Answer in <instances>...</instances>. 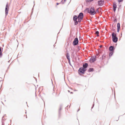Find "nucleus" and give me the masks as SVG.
<instances>
[{"label": "nucleus", "mask_w": 125, "mask_h": 125, "mask_svg": "<svg viewBox=\"0 0 125 125\" xmlns=\"http://www.w3.org/2000/svg\"><path fill=\"white\" fill-rule=\"evenodd\" d=\"M85 10L91 15H94L96 13V11H95L94 7H91L90 9L89 8H87L85 9Z\"/></svg>", "instance_id": "obj_1"}, {"label": "nucleus", "mask_w": 125, "mask_h": 125, "mask_svg": "<svg viewBox=\"0 0 125 125\" xmlns=\"http://www.w3.org/2000/svg\"><path fill=\"white\" fill-rule=\"evenodd\" d=\"M86 71L85 69H84L82 67H80L78 71L79 74L80 75H81L82 74H83L85 73Z\"/></svg>", "instance_id": "obj_2"}, {"label": "nucleus", "mask_w": 125, "mask_h": 125, "mask_svg": "<svg viewBox=\"0 0 125 125\" xmlns=\"http://www.w3.org/2000/svg\"><path fill=\"white\" fill-rule=\"evenodd\" d=\"M9 9V7L8 3V2H7L6 5L5 9V12L6 16H7L8 14Z\"/></svg>", "instance_id": "obj_3"}, {"label": "nucleus", "mask_w": 125, "mask_h": 125, "mask_svg": "<svg viewBox=\"0 0 125 125\" xmlns=\"http://www.w3.org/2000/svg\"><path fill=\"white\" fill-rule=\"evenodd\" d=\"M79 41L77 38H75L73 42V46H75L78 44Z\"/></svg>", "instance_id": "obj_4"}, {"label": "nucleus", "mask_w": 125, "mask_h": 125, "mask_svg": "<svg viewBox=\"0 0 125 125\" xmlns=\"http://www.w3.org/2000/svg\"><path fill=\"white\" fill-rule=\"evenodd\" d=\"M104 1L102 0H100L98 1V5L99 6H102L104 3Z\"/></svg>", "instance_id": "obj_5"}, {"label": "nucleus", "mask_w": 125, "mask_h": 125, "mask_svg": "<svg viewBox=\"0 0 125 125\" xmlns=\"http://www.w3.org/2000/svg\"><path fill=\"white\" fill-rule=\"evenodd\" d=\"M96 57L93 56L90 59L89 61L90 62L92 63L94 62L96 60Z\"/></svg>", "instance_id": "obj_6"}, {"label": "nucleus", "mask_w": 125, "mask_h": 125, "mask_svg": "<svg viewBox=\"0 0 125 125\" xmlns=\"http://www.w3.org/2000/svg\"><path fill=\"white\" fill-rule=\"evenodd\" d=\"M83 16L84 15L83 13L82 12H81L79 13L77 17L78 18H80L81 19H83Z\"/></svg>", "instance_id": "obj_7"}, {"label": "nucleus", "mask_w": 125, "mask_h": 125, "mask_svg": "<svg viewBox=\"0 0 125 125\" xmlns=\"http://www.w3.org/2000/svg\"><path fill=\"white\" fill-rule=\"evenodd\" d=\"M112 39L113 42L115 43L117 42L118 41V38L117 37H115L113 36Z\"/></svg>", "instance_id": "obj_8"}, {"label": "nucleus", "mask_w": 125, "mask_h": 125, "mask_svg": "<svg viewBox=\"0 0 125 125\" xmlns=\"http://www.w3.org/2000/svg\"><path fill=\"white\" fill-rule=\"evenodd\" d=\"M109 50L110 51L114 52L115 48L114 46H111L109 48Z\"/></svg>", "instance_id": "obj_9"}, {"label": "nucleus", "mask_w": 125, "mask_h": 125, "mask_svg": "<svg viewBox=\"0 0 125 125\" xmlns=\"http://www.w3.org/2000/svg\"><path fill=\"white\" fill-rule=\"evenodd\" d=\"M88 66V63H85L83 64V67H82L84 69H85V70H86V68Z\"/></svg>", "instance_id": "obj_10"}, {"label": "nucleus", "mask_w": 125, "mask_h": 125, "mask_svg": "<svg viewBox=\"0 0 125 125\" xmlns=\"http://www.w3.org/2000/svg\"><path fill=\"white\" fill-rule=\"evenodd\" d=\"M117 7V5L116 4V3L115 2H114L113 4V10L115 12V11Z\"/></svg>", "instance_id": "obj_11"}, {"label": "nucleus", "mask_w": 125, "mask_h": 125, "mask_svg": "<svg viewBox=\"0 0 125 125\" xmlns=\"http://www.w3.org/2000/svg\"><path fill=\"white\" fill-rule=\"evenodd\" d=\"M78 19V17L76 15H75L73 16V20L74 21H77V19Z\"/></svg>", "instance_id": "obj_12"}, {"label": "nucleus", "mask_w": 125, "mask_h": 125, "mask_svg": "<svg viewBox=\"0 0 125 125\" xmlns=\"http://www.w3.org/2000/svg\"><path fill=\"white\" fill-rule=\"evenodd\" d=\"M66 57L67 59L68 60H70V55L69 53H67L66 55Z\"/></svg>", "instance_id": "obj_13"}, {"label": "nucleus", "mask_w": 125, "mask_h": 125, "mask_svg": "<svg viewBox=\"0 0 125 125\" xmlns=\"http://www.w3.org/2000/svg\"><path fill=\"white\" fill-rule=\"evenodd\" d=\"M2 50H1V47L0 46V58H1L2 56Z\"/></svg>", "instance_id": "obj_14"}, {"label": "nucleus", "mask_w": 125, "mask_h": 125, "mask_svg": "<svg viewBox=\"0 0 125 125\" xmlns=\"http://www.w3.org/2000/svg\"><path fill=\"white\" fill-rule=\"evenodd\" d=\"M94 71V69L93 68H90L88 70V72H93Z\"/></svg>", "instance_id": "obj_15"}, {"label": "nucleus", "mask_w": 125, "mask_h": 125, "mask_svg": "<svg viewBox=\"0 0 125 125\" xmlns=\"http://www.w3.org/2000/svg\"><path fill=\"white\" fill-rule=\"evenodd\" d=\"M112 38H113V36H114L115 37H116V33H115L114 32H113L112 33Z\"/></svg>", "instance_id": "obj_16"}, {"label": "nucleus", "mask_w": 125, "mask_h": 125, "mask_svg": "<svg viewBox=\"0 0 125 125\" xmlns=\"http://www.w3.org/2000/svg\"><path fill=\"white\" fill-rule=\"evenodd\" d=\"M62 107V105H61L60 107V108H59V115L61 114V111L62 109V108H61Z\"/></svg>", "instance_id": "obj_17"}, {"label": "nucleus", "mask_w": 125, "mask_h": 125, "mask_svg": "<svg viewBox=\"0 0 125 125\" xmlns=\"http://www.w3.org/2000/svg\"><path fill=\"white\" fill-rule=\"evenodd\" d=\"M94 0H85V1L87 3H89L92 1Z\"/></svg>", "instance_id": "obj_18"}, {"label": "nucleus", "mask_w": 125, "mask_h": 125, "mask_svg": "<svg viewBox=\"0 0 125 125\" xmlns=\"http://www.w3.org/2000/svg\"><path fill=\"white\" fill-rule=\"evenodd\" d=\"M113 52H110L109 53V56L110 57H111V56L113 54Z\"/></svg>", "instance_id": "obj_19"}, {"label": "nucleus", "mask_w": 125, "mask_h": 125, "mask_svg": "<svg viewBox=\"0 0 125 125\" xmlns=\"http://www.w3.org/2000/svg\"><path fill=\"white\" fill-rule=\"evenodd\" d=\"M99 31H96L95 34H97L96 36H97L98 37L99 36Z\"/></svg>", "instance_id": "obj_20"}, {"label": "nucleus", "mask_w": 125, "mask_h": 125, "mask_svg": "<svg viewBox=\"0 0 125 125\" xmlns=\"http://www.w3.org/2000/svg\"><path fill=\"white\" fill-rule=\"evenodd\" d=\"M106 57V55L105 54H104L102 56V59H103L105 58Z\"/></svg>", "instance_id": "obj_21"}, {"label": "nucleus", "mask_w": 125, "mask_h": 125, "mask_svg": "<svg viewBox=\"0 0 125 125\" xmlns=\"http://www.w3.org/2000/svg\"><path fill=\"white\" fill-rule=\"evenodd\" d=\"M117 28H120V23H118L117 24Z\"/></svg>", "instance_id": "obj_22"}, {"label": "nucleus", "mask_w": 125, "mask_h": 125, "mask_svg": "<svg viewBox=\"0 0 125 125\" xmlns=\"http://www.w3.org/2000/svg\"><path fill=\"white\" fill-rule=\"evenodd\" d=\"M78 22H81V21L82 20H83V19H81L80 18H78Z\"/></svg>", "instance_id": "obj_23"}, {"label": "nucleus", "mask_w": 125, "mask_h": 125, "mask_svg": "<svg viewBox=\"0 0 125 125\" xmlns=\"http://www.w3.org/2000/svg\"><path fill=\"white\" fill-rule=\"evenodd\" d=\"M74 25H76L78 24V22L77 21H74Z\"/></svg>", "instance_id": "obj_24"}, {"label": "nucleus", "mask_w": 125, "mask_h": 125, "mask_svg": "<svg viewBox=\"0 0 125 125\" xmlns=\"http://www.w3.org/2000/svg\"><path fill=\"white\" fill-rule=\"evenodd\" d=\"M65 2H64H64L63 1V0H62L61 2L60 3V4H63Z\"/></svg>", "instance_id": "obj_25"}, {"label": "nucleus", "mask_w": 125, "mask_h": 125, "mask_svg": "<svg viewBox=\"0 0 125 125\" xmlns=\"http://www.w3.org/2000/svg\"><path fill=\"white\" fill-rule=\"evenodd\" d=\"M117 21V19L116 18H115L114 20V22H116Z\"/></svg>", "instance_id": "obj_26"}, {"label": "nucleus", "mask_w": 125, "mask_h": 125, "mask_svg": "<svg viewBox=\"0 0 125 125\" xmlns=\"http://www.w3.org/2000/svg\"><path fill=\"white\" fill-rule=\"evenodd\" d=\"M68 62L69 64L71 66H72V65H71V64L70 62V60H68Z\"/></svg>", "instance_id": "obj_27"}, {"label": "nucleus", "mask_w": 125, "mask_h": 125, "mask_svg": "<svg viewBox=\"0 0 125 125\" xmlns=\"http://www.w3.org/2000/svg\"><path fill=\"white\" fill-rule=\"evenodd\" d=\"M123 0H118V2H122Z\"/></svg>", "instance_id": "obj_28"}, {"label": "nucleus", "mask_w": 125, "mask_h": 125, "mask_svg": "<svg viewBox=\"0 0 125 125\" xmlns=\"http://www.w3.org/2000/svg\"><path fill=\"white\" fill-rule=\"evenodd\" d=\"M99 8L98 9H97V10H96V11H96V12H99L98 9H99Z\"/></svg>", "instance_id": "obj_29"}, {"label": "nucleus", "mask_w": 125, "mask_h": 125, "mask_svg": "<svg viewBox=\"0 0 125 125\" xmlns=\"http://www.w3.org/2000/svg\"><path fill=\"white\" fill-rule=\"evenodd\" d=\"M120 28H117V32H118L119 31L120 29Z\"/></svg>", "instance_id": "obj_30"}, {"label": "nucleus", "mask_w": 125, "mask_h": 125, "mask_svg": "<svg viewBox=\"0 0 125 125\" xmlns=\"http://www.w3.org/2000/svg\"><path fill=\"white\" fill-rule=\"evenodd\" d=\"M94 104H93V105L92 106V109L93 108V107H94Z\"/></svg>", "instance_id": "obj_31"}, {"label": "nucleus", "mask_w": 125, "mask_h": 125, "mask_svg": "<svg viewBox=\"0 0 125 125\" xmlns=\"http://www.w3.org/2000/svg\"><path fill=\"white\" fill-rule=\"evenodd\" d=\"M59 4H60V3H57L56 4L57 5H58Z\"/></svg>", "instance_id": "obj_32"}, {"label": "nucleus", "mask_w": 125, "mask_h": 125, "mask_svg": "<svg viewBox=\"0 0 125 125\" xmlns=\"http://www.w3.org/2000/svg\"><path fill=\"white\" fill-rule=\"evenodd\" d=\"M2 125H4V123L2 122Z\"/></svg>", "instance_id": "obj_33"}, {"label": "nucleus", "mask_w": 125, "mask_h": 125, "mask_svg": "<svg viewBox=\"0 0 125 125\" xmlns=\"http://www.w3.org/2000/svg\"><path fill=\"white\" fill-rule=\"evenodd\" d=\"M70 93H71V94H73V93L72 92H71Z\"/></svg>", "instance_id": "obj_34"}, {"label": "nucleus", "mask_w": 125, "mask_h": 125, "mask_svg": "<svg viewBox=\"0 0 125 125\" xmlns=\"http://www.w3.org/2000/svg\"><path fill=\"white\" fill-rule=\"evenodd\" d=\"M64 0V2H65L66 0Z\"/></svg>", "instance_id": "obj_35"}, {"label": "nucleus", "mask_w": 125, "mask_h": 125, "mask_svg": "<svg viewBox=\"0 0 125 125\" xmlns=\"http://www.w3.org/2000/svg\"><path fill=\"white\" fill-rule=\"evenodd\" d=\"M68 92H70V91L69 90H68Z\"/></svg>", "instance_id": "obj_36"}, {"label": "nucleus", "mask_w": 125, "mask_h": 125, "mask_svg": "<svg viewBox=\"0 0 125 125\" xmlns=\"http://www.w3.org/2000/svg\"><path fill=\"white\" fill-rule=\"evenodd\" d=\"M79 110H79L78 111H78H78Z\"/></svg>", "instance_id": "obj_37"}, {"label": "nucleus", "mask_w": 125, "mask_h": 125, "mask_svg": "<svg viewBox=\"0 0 125 125\" xmlns=\"http://www.w3.org/2000/svg\"><path fill=\"white\" fill-rule=\"evenodd\" d=\"M26 118H27V116H26Z\"/></svg>", "instance_id": "obj_38"}]
</instances>
